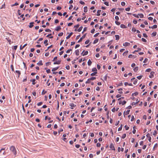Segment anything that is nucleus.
I'll return each mask as SVG.
<instances>
[{
    "mask_svg": "<svg viewBox=\"0 0 158 158\" xmlns=\"http://www.w3.org/2000/svg\"><path fill=\"white\" fill-rule=\"evenodd\" d=\"M129 45H130V44L127 42H125L123 44V46H127Z\"/></svg>",
    "mask_w": 158,
    "mask_h": 158,
    "instance_id": "4468645a",
    "label": "nucleus"
},
{
    "mask_svg": "<svg viewBox=\"0 0 158 158\" xmlns=\"http://www.w3.org/2000/svg\"><path fill=\"white\" fill-rule=\"evenodd\" d=\"M136 57V56L133 55L131 54L129 55L128 56L129 58H133V59L135 58Z\"/></svg>",
    "mask_w": 158,
    "mask_h": 158,
    "instance_id": "423d86ee",
    "label": "nucleus"
},
{
    "mask_svg": "<svg viewBox=\"0 0 158 158\" xmlns=\"http://www.w3.org/2000/svg\"><path fill=\"white\" fill-rule=\"evenodd\" d=\"M98 41V39H96L94 41L93 44H95L97 43Z\"/></svg>",
    "mask_w": 158,
    "mask_h": 158,
    "instance_id": "c85d7f7f",
    "label": "nucleus"
},
{
    "mask_svg": "<svg viewBox=\"0 0 158 158\" xmlns=\"http://www.w3.org/2000/svg\"><path fill=\"white\" fill-rule=\"evenodd\" d=\"M97 72H94V73H92L91 74H90V75L91 76H94L96 75V74H97Z\"/></svg>",
    "mask_w": 158,
    "mask_h": 158,
    "instance_id": "72a5a7b5",
    "label": "nucleus"
},
{
    "mask_svg": "<svg viewBox=\"0 0 158 158\" xmlns=\"http://www.w3.org/2000/svg\"><path fill=\"white\" fill-rule=\"evenodd\" d=\"M154 72L152 71L150 73V75L149 76V77L150 78H152L154 77Z\"/></svg>",
    "mask_w": 158,
    "mask_h": 158,
    "instance_id": "0eeeda50",
    "label": "nucleus"
},
{
    "mask_svg": "<svg viewBox=\"0 0 158 158\" xmlns=\"http://www.w3.org/2000/svg\"><path fill=\"white\" fill-rule=\"evenodd\" d=\"M63 32H61V33L58 34V36H61L63 35Z\"/></svg>",
    "mask_w": 158,
    "mask_h": 158,
    "instance_id": "c03bdc74",
    "label": "nucleus"
},
{
    "mask_svg": "<svg viewBox=\"0 0 158 158\" xmlns=\"http://www.w3.org/2000/svg\"><path fill=\"white\" fill-rule=\"evenodd\" d=\"M141 40L143 42H147L146 40L143 38H142Z\"/></svg>",
    "mask_w": 158,
    "mask_h": 158,
    "instance_id": "0e129e2a",
    "label": "nucleus"
},
{
    "mask_svg": "<svg viewBox=\"0 0 158 158\" xmlns=\"http://www.w3.org/2000/svg\"><path fill=\"white\" fill-rule=\"evenodd\" d=\"M123 90L121 88H120V89H118V91H119L118 92L120 94H122L123 93V92L122 91V90Z\"/></svg>",
    "mask_w": 158,
    "mask_h": 158,
    "instance_id": "aec40b11",
    "label": "nucleus"
},
{
    "mask_svg": "<svg viewBox=\"0 0 158 158\" xmlns=\"http://www.w3.org/2000/svg\"><path fill=\"white\" fill-rule=\"evenodd\" d=\"M104 4L106 5L107 6H109V2H104Z\"/></svg>",
    "mask_w": 158,
    "mask_h": 158,
    "instance_id": "680f3d73",
    "label": "nucleus"
},
{
    "mask_svg": "<svg viewBox=\"0 0 158 158\" xmlns=\"http://www.w3.org/2000/svg\"><path fill=\"white\" fill-rule=\"evenodd\" d=\"M82 28H83V27H82V26H81V27H80L79 28V29L77 30L78 31V32H80V31H81V30H82Z\"/></svg>",
    "mask_w": 158,
    "mask_h": 158,
    "instance_id": "7c9ffc66",
    "label": "nucleus"
},
{
    "mask_svg": "<svg viewBox=\"0 0 158 158\" xmlns=\"http://www.w3.org/2000/svg\"><path fill=\"white\" fill-rule=\"evenodd\" d=\"M51 64V62H48L46 63V65L47 66H48L49 64Z\"/></svg>",
    "mask_w": 158,
    "mask_h": 158,
    "instance_id": "e2e57ef3",
    "label": "nucleus"
},
{
    "mask_svg": "<svg viewBox=\"0 0 158 158\" xmlns=\"http://www.w3.org/2000/svg\"><path fill=\"white\" fill-rule=\"evenodd\" d=\"M124 127L126 130H128L129 129V127L127 126V125H125Z\"/></svg>",
    "mask_w": 158,
    "mask_h": 158,
    "instance_id": "4d7b16f0",
    "label": "nucleus"
},
{
    "mask_svg": "<svg viewBox=\"0 0 158 158\" xmlns=\"http://www.w3.org/2000/svg\"><path fill=\"white\" fill-rule=\"evenodd\" d=\"M142 77H143L142 75H140V76L137 77V78L139 80H140L142 78Z\"/></svg>",
    "mask_w": 158,
    "mask_h": 158,
    "instance_id": "a19ab883",
    "label": "nucleus"
},
{
    "mask_svg": "<svg viewBox=\"0 0 158 158\" xmlns=\"http://www.w3.org/2000/svg\"><path fill=\"white\" fill-rule=\"evenodd\" d=\"M138 15L139 16L140 18H142L143 17V15L142 14H138Z\"/></svg>",
    "mask_w": 158,
    "mask_h": 158,
    "instance_id": "e433bc0d",
    "label": "nucleus"
},
{
    "mask_svg": "<svg viewBox=\"0 0 158 158\" xmlns=\"http://www.w3.org/2000/svg\"><path fill=\"white\" fill-rule=\"evenodd\" d=\"M11 68L13 71H14V68L13 65H11L10 66Z\"/></svg>",
    "mask_w": 158,
    "mask_h": 158,
    "instance_id": "5fc2aeb1",
    "label": "nucleus"
},
{
    "mask_svg": "<svg viewBox=\"0 0 158 158\" xmlns=\"http://www.w3.org/2000/svg\"><path fill=\"white\" fill-rule=\"evenodd\" d=\"M126 103V102L125 101H123L122 103V105H123Z\"/></svg>",
    "mask_w": 158,
    "mask_h": 158,
    "instance_id": "338daca9",
    "label": "nucleus"
},
{
    "mask_svg": "<svg viewBox=\"0 0 158 158\" xmlns=\"http://www.w3.org/2000/svg\"><path fill=\"white\" fill-rule=\"evenodd\" d=\"M60 62H61V60H58V61H56L55 62H54L53 64H60Z\"/></svg>",
    "mask_w": 158,
    "mask_h": 158,
    "instance_id": "6e6552de",
    "label": "nucleus"
},
{
    "mask_svg": "<svg viewBox=\"0 0 158 158\" xmlns=\"http://www.w3.org/2000/svg\"><path fill=\"white\" fill-rule=\"evenodd\" d=\"M85 51L84 50L82 53H81V54L83 56H84L86 55H87L88 54V51H86L83 54V53Z\"/></svg>",
    "mask_w": 158,
    "mask_h": 158,
    "instance_id": "39448f33",
    "label": "nucleus"
},
{
    "mask_svg": "<svg viewBox=\"0 0 158 158\" xmlns=\"http://www.w3.org/2000/svg\"><path fill=\"white\" fill-rule=\"evenodd\" d=\"M73 34V32H71V33L69 34V35L68 36H67L66 37V39H69L70 38V36H71V35Z\"/></svg>",
    "mask_w": 158,
    "mask_h": 158,
    "instance_id": "f8f14e48",
    "label": "nucleus"
},
{
    "mask_svg": "<svg viewBox=\"0 0 158 158\" xmlns=\"http://www.w3.org/2000/svg\"><path fill=\"white\" fill-rule=\"evenodd\" d=\"M128 51H125V52H124L123 53V56H126L127 55V54L128 53Z\"/></svg>",
    "mask_w": 158,
    "mask_h": 158,
    "instance_id": "b1692460",
    "label": "nucleus"
},
{
    "mask_svg": "<svg viewBox=\"0 0 158 158\" xmlns=\"http://www.w3.org/2000/svg\"><path fill=\"white\" fill-rule=\"evenodd\" d=\"M115 23L116 24L118 25H119L120 24V22H118V21H115Z\"/></svg>",
    "mask_w": 158,
    "mask_h": 158,
    "instance_id": "09e8293b",
    "label": "nucleus"
},
{
    "mask_svg": "<svg viewBox=\"0 0 158 158\" xmlns=\"http://www.w3.org/2000/svg\"><path fill=\"white\" fill-rule=\"evenodd\" d=\"M138 81V80L137 79H135L133 82V84L134 85H136Z\"/></svg>",
    "mask_w": 158,
    "mask_h": 158,
    "instance_id": "79ce46f5",
    "label": "nucleus"
},
{
    "mask_svg": "<svg viewBox=\"0 0 158 158\" xmlns=\"http://www.w3.org/2000/svg\"><path fill=\"white\" fill-rule=\"evenodd\" d=\"M34 23V22H31L30 23V25H29V28H32L33 26V24Z\"/></svg>",
    "mask_w": 158,
    "mask_h": 158,
    "instance_id": "9d476101",
    "label": "nucleus"
},
{
    "mask_svg": "<svg viewBox=\"0 0 158 158\" xmlns=\"http://www.w3.org/2000/svg\"><path fill=\"white\" fill-rule=\"evenodd\" d=\"M110 149H111L112 150H115V149L114 148V147L112 143H111L110 144Z\"/></svg>",
    "mask_w": 158,
    "mask_h": 158,
    "instance_id": "7ed1b4c3",
    "label": "nucleus"
},
{
    "mask_svg": "<svg viewBox=\"0 0 158 158\" xmlns=\"http://www.w3.org/2000/svg\"><path fill=\"white\" fill-rule=\"evenodd\" d=\"M61 29V28L60 26H57L55 28V30L56 31H59Z\"/></svg>",
    "mask_w": 158,
    "mask_h": 158,
    "instance_id": "9b49d317",
    "label": "nucleus"
},
{
    "mask_svg": "<svg viewBox=\"0 0 158 158\" xmlns=\"http://www.w3.org/2000/svg\"><path fill=\"white\" fill-rule=\"evenodd\" d=\"M115 40H118L119 39V36L118 35H115Z\"/></svg>",
    "mask_w": 158,
    "mask_h": 158,
    "instance_id": "412c9836",
    "label": "nucleus"
},
{
    "mask_svg": "<svg viewBox=\"0 0 158 158\" xmlns=\"http://www.w3.org/2000/svg\"><path fill=\"white\" fill-rule=\"evenodd\" d=\"M43 40V39L42 38H40L39 40L37 41V43H38V44H39L40 43V41H42V40Z\"/></svg>",
    "mask_w": 158,
    "mask_h": 158,
    "instance_id": "473e14b6",
    "label": "nucleus"
},
{
    "mask_svg": "<svg viewBox=\"0 0 158 158\" xmlns=\"http://www.w3.org/2000/svg\"><path fill=\"white\" fill-rule=\"evenodd\" d=\"M84 11L85 12H87L88 11L87 7L86 6H85L84 8Z\"/></svg>",
    "mask_w": 158,
    "mask_h": 158,
    "instance_id": "a211bd4d",
    "label": "nucleus"
},
{
    "mask_svg": "<svg viewBox=\"0 0 158 158\" xmlns=\"http://www.w3.org/2000/svg\"><path fill=\"white\" fill-rule=\"evenodd\" d=\"M123 124H121V125H120V127H119L118 128V131H120L122 129V127H123Z\"/></svg>",
    "mask_w": 158,
    "mask_h": 158,
    "instance_id": "5701e85b",
    "label": "nucleus"
},
{
    "mask_svg": "<svg viewBox=\"0 0 158 158\" xmlns=\"http://www.w3.org/2000/svg\"><path fill=\"white\" fill-rule=\"evenodd\" d=\"M133 23L134 24H136L137 23V21L135 20H134L133 21Z\"/></svg>",
    "mask_w": 158,
    "mask_h": 158,
    "instance_id": "de8ad7c7",
    "label": "nucleus"
},
{
    "mask_svg": "<svg viewBox=\"0 0 158 158\" xmlns=\"http://www.w3.org/2000/svg\"><path fill=\"white\" fill-rule=\"evenodd\" d=\"M156 34L157 33L156 32H153L152 34V36H155L156 35Z\"/></svg>",
    "mask_w": 158,
    "mask_h": 158,
    "instance_id": "58836bf2",
    "label": "nucleus"
},
{
    "mask_svg": "<svg viewBox=\"0 0 158 158\" xmlns=\"http://www.w3.org/2000/svg\"><path fill=\"white\" fill-rule=\"evenodd\" d=\"M37 64L38 65H43V64L42 63V60H40L37 63Z\"/></svg>",
    "mask_w": 158,
    "mask_h": 158,
    "instance_id": "ddd939ff",
    "label": "nucleus"
},
{
    "mask_svg": "<svg viewBox=\"0 0 158 158\" xmlns=\"http://www.w3.org/2000/svg\"><path fill=\"white\" fill-rule=\"evenodd\" d=\"M138 94V93L137 92H135V93H133L132 94V96L133 95H135V96H136Z\"/></svg>",
    "mask_w": 158,
    "mask_h": 158,
    "instance_id": "ea45409f",
    "label": "nucleus"
},
{
    "mask_svg": "<svg viewBox=\"0 0 158 158\" xmlns=\"http://www.w3.org/2000/svg\"><path fill=\"white\" fill-rule=\"evenodd\" d=\"M69 106L71 107V109H73V107H75L76 106V105H74L73 103H70Z\"/></svg>",
    "mask_w": 158,
    "mask_h": 158,
    "instance_id": "20e7f679",
    "label": "nucleus"
},
{
    "mask_svg": "<svg viewBox=\"0 0 158 158\" xmlns=\"http://www.w3.org/2000/svg\"><path fill=\"white\" fill-rule=\"evenodd\" d=\"M126 136V134H124L122 136V139H124Z\"/></svg>",
    "mask_w": 158,
    "mask_h": 158,
    "instance_id": "37998d69",
    "label": "nucleus"
},
{
    "mask_svg": "<svg viewBox=\"0 0 158 158\" xmlns=\"http://www.w3.org/2000/svg\"><path fill=\"white\" fill-rule=\"evenodd\" d=\"M86 34V33L85 34H84L81 37L80 40L78 41V43H80L81 41L85 37Z\"/></svg>",
    "mask_w": 158,
    "mask_h": 158,
    "instance_id": "f03ea898",
    "label": "nucleus"
},
{
    "mask_svg": "<svg viewBox=\"0 0 158 158\" xmlns=\"http://www.w3.org/2000/svg\"><path fill=\"white\" fill-rule=\"evenodd\" d=\"M139 102V101H138V102H133L132 103V105H136Z\"/></svg>",
    "mask_w": 158,
    "mask_h": 158,
    "instance_id": "49530a36",
    "label": "nucleus"
},
{
    "mask_svg": "<svg viewBox=\"0 0 158 158\" xmlns=\"http://www.w3.org/2000/svg\"><path fill=\"white\" fill-rule=\"evenodd\" d=\"M47 93V91H45L44 90H43L42 92V94H44L45 93Z\"/></svg>",
    "mask_w": 158,
    "mask_h": 158,
    "instance_id": "8fccbe9b",
    "label": "nucleus"
},
{
    "mask_svg": "<svg viewBox=\"0 0 158 158\" xmlns=\"http://www.w3.org/2000/svg\"><path fill=\"white\" fill-rule=\"evenodd\" d=\"M96 79V77H92L89 78V80H90V81H93Z\"/></svg>",
    "mask_w": 158,
    "mask_h": 158,
    "instance_id": "2f4dec72",
    "label": "nucleus"
},
{
    "mask_svg": "<svg viewBox=\"0 0 158 158\" xmlns=\"http://www.w3.org/2000/svg\"><path fill=\"white\" fill-rule=\"evenodd\" d=\"M151 71V69H148L146 70V72H150Z\"/></svg>",
    "mask_w": 158,
    "mask_h": 158,
    "instance_id": "69168bd1",
    "label": "nucleus"
},
{
    "mask_svg": "<svg viewBox=\"0 0 158 158\" xmlns=\"http://www.w3.org/2000/svg\"><path fill=\"white\" fill-rule=\"evenodd\" d=\"M135 126H134L133 127V130L132 131V132H133V134H135V133L136 132V130L135 129Z\"/></svg>",
    "mask_w": 158,
    "mask_h": 158,
    "instance_id": "4c0bfd02",
    "label": "nucleus"
},
{
    "mask_svg": "<svg viewBox=\"0 0 158 158\" xmlns=\"http://www.w3.org/2000/svg\"><path fill=\"white\" fill-rule=\"evenodd\" d=\"M75 54L77 56H78L79 55V50L77 49L75 51Z\"/></svg>",
    "mask_w": 158,
    "mask_h": 158,
    "instance_id": "dca6fc26",
    "label": "nucleus"
},
{
    "mask_svg": "<svg viewBox=\"0 0 158 158\" xmlns=\"http://www.w3.org/2000/svg\"><path fill=\"white\" fill-rule=\"evenodd\" d=\"M121 5L122 6H124L125 5V3L124 2H121Z\"/></svg>",
    "mask_w": 158,
    "mask_h": 158,
    "instance_id": "bf43d9fd",
    "label": "nucleus"
},
{
    "mask_svg": "<svg viewBox=\"0 0 158 158\" xmlns=\"http://www.w3.org/2000/svg\"><path fill=\"white\" fill-rule=\"evenodd\" d=\"M43 104V102H40L39 103H38L37 104V105L38 106H40L41 105H42Z\"/></svg>",
    "mask_w": 158,
    "mask_h": 158,
    "instance_id": "a18cd8bd",
    "label": "nucleus"
},
{
    "mask_svg": "<svg viewBox=\"0 0 158 158\" xmlns=\"http://www.w3.org/2000/svg\"><path fill=\"white\" fill-rule=\"evenodd\" d=\"M59 68V67H56L55 68H53L52 71H56L57 70V69Z\"/></svg>",
    "mask_w": 158,
    "mask_h": 158,
    "instance_id": "4be33fe9",
    "label": "nucleus"
},
{
    "mask_svg": "<svg viewBox=\"0 0 158 158\" xmlns=\"http://www.w3.org/2000/svg\"><path fill=\"white\" fill-rule=\"evenodd\" d=\"M24 15L23 14L22 15H21V16H20V17L22 18H23V20H24V19H25V18L24 17Z\"/></svg>",
    "mask_w": 158,
    "mask_h": 158,
    "instance_id": "3c124183",
    "label": "nucleus"
},
{
    "mask_svg": "<svg viewBox=\"0 0 158 158\" xmlns=\"http://www.w3.org/2000/svg\"><path fill=\"white\" fill-rule=\"evenodd\" d=\"M18 5H19V3L18 2H16V3H15L14 4H12V5H11V7H13V6H17Z\"/></svg>",
    "mask_w": 158,
    "mask_h": 158,
    "instance_id": "cd10ccee",
    "label": "nucleus"
},
{
    "mask_svg": "<svg viewBox=\"0 0 158 158\" xmlns=\"http://www.w3.org/2000/svg\"><path fill=\"white\" fill-rule=\"evenodd\" d=\"M130 111V110H128L126 112L125 111L123 113L124 116H125V115H127V114H129Z\"/></svg>",
    "mask_w": 158,
    "mask_h": 158,
    "instance_id": "1a4fd4ad",
    "label": "nucleus"
},
{
    "mask_svg": "<svg viewBox=\"0 0 158 158\" xmlns=\"http://www.w3.org/2000/svg\"><path fill=\"white\" fill-rule=\"evenodd\" d=\"M138 70V67H136L134 69V70L135 72H136Z\"/></svg>",
    "mask_w": 158,
    "mask_h": 158,
    "instance_id": "f704fd0d",
    "label": "nucleus"
},
{
    "mask_svg": "<svg viewBox=\"0 0 158 158\" xmlns=\"http://www.w3.org/2000/svg\"><path fill=\"white\" fill-rule=\"evenodd\" d=\"M10 150L11 151L14 153V155H16L17 153L15 147L14 146H11L10 148Z\"/></svg>",
    "mask_w": 158,
    "mask_h": 158,
    "instance_id": "f257e3e1",
    "label": "nucleus"
},
{
    "mask_svg": "<svg viewBox=\"0 0 158 158\" xmlns=\"http://www.w3.org/2000/svg\"><path fill=\"white\" fill-rule=\"evenodd\" d=\"M92 70L93 72H97V70L96 68H94L92 69Z\"/></svg>",
    "mask_w": 158,
    "mask_h": 158,
    "instance_id": "c9c22d12",
    "label": "nucleus"
},
{
    "mask_svg": "<svg viewBox=\"0 0 158 158\" xmlns=\"http://www.w3.org/2000/svg\"><path fill=\"white\" fill-rule=\"evenodd\" d=\"M101 145L100 143H98L97 144V146L98 147H100Z\"/></svg>",
    "mask_w": 158,
    "mask_h": 158,
    "instance_id": "774afa93",
    "label": "nucleus"
},
{
    "mask_svg": "<svg viewBox=\"0 0 158 158\" xmlns=\"http://www.w3.org/2000/svg\"><path fill=\"white\" fill-rule=\"evenodd\" d=\"M101 11V10H98L97 11V16H99L100 15V13Z\"/></svg>",
    "mask_w": 158,
    "mask_h": 158,
    "instance_id": "393cba45",
    "label": "nucleus"
},
{
    "mask_svg": "<svg viewBox=\"0 0 158 158\" xmlns=\"http://www.w3.org/2000/svg\"><path fill=\"white\" fill-rule=\"evenodd\" d=\"M27 45V44H25L23 47H22V45H21L20 47V50L24 48Z\"/></svg>",
    "mask_w": 158,
    "mask_h": 158,
    "instance_id": "f3484780",
    "label": "nucleus"
},
{
    "mask_svg": "<svg viewBox=\"0 0 158 158\" xmlns=\"http://www.w3.org/2000/svg\"><path fill=\"white\" fill-rule=\"evenodd\" d=\"M157 27V25H154L152 26L151 27V28L152 29H154L156 28Z\"/></svg>",
    "mask_w": 158,
    "mask_h": 158,
    "instance_id": "c756f323",
    "label": "nucleus"
},
{
    "mask_svg": "<svg viewBox=\"0 0 158 158\" xmlns=\"http://www.w3.org/2000/svg\"><path fill=\"white\" fill-rule=\"evenodd\" d=\"M136 30L135 28L134 27H133L132 29V31L135 32L136 31Z\"/></svg>",
    "mask_w": 158,
    "mask_h": 158,
    "instance_id": "603ef678",
    "label": "nucleus"
},
{
    "mask_svg": "<svg viewBox=\"0 0 158 158\" xmlns=\"http://www.w3.org/2000/svg\"><path fill=\"white\" fill-rule=\"evenodd\" d=\"M96 90L98 91H99L100 90V89L99 87L97 86L96 87Z\"/></svg>",
    "mask_w": 158,
    "mask_h": 158,
    "instance_id": "13d9d810",
    "label": "nucleus"
},
{
    "mask_svg": "<svg viewBox=\"0 0 158 158\" xmlns=\"http://www.w3.org/2000/svg\"><path fill=\"white\" fill-rule=\"evenodd\" d=\"M89 40H88L85 41V44H87L89 43Z\"/></svg>",
    "mask_w": 158,
    "mask_h": 158,
    "instance_id": "6e6d98bb",
    "label": "nucleus"
},
{
    "mask_svg": "<svg viewBox=\"0 0 158 158\" xmlns=\"http://www.w3.org/2000/svg\"><path fill=\"white\" fill-rule=\"evenodd\" d=\"M143 35L144 37L147 38L148 37V36L146 33H143Z\"/></svg>",
    "mask_w": 158,
    "mask_h": 158,
    "instance_id": "052dcab7",
    "label": "nucleus"
},
{
    "mask_svg": "<svg viewBox=\"0 0 158 158\" xmlns=\"http://www.w3.org/2000/svg\"><path fill=\"white\" fill-rule=\"evenodd\" d=\"M35 79H33L32 80H30V81H32V84L33 85H34L35 84Z\"/></svg>",
    "mask_w": 158,
    "mask_h": 158,
    "instance_id": "6ab92c4d",
    "label": "nucleus"
},
{
    "mask_svg": "<svg viewBox=\"0 0 158 158\" xmlns=\"http://www.w3.org/2000/svg\"><path fill=\"white\" fill-rule=\"evenodd\" d=\"M15 72L18 74V77H19L20 75L21 74V73H20V71L19 70H16L15 71Z\"/></svg>",
    "mask_w": 158,
    "mask_h": 158,
    "instance_id": "bb28decb",
    "label": "nucleus"
},
{
    "mask_svg": "<svg viewBox=\"0 0 158 158\" xmlns=\"http://www.w3.org/2000/svg\"><path fill=\"white\" fill-rule=\"evenodd\" d=\"M120 27L123 28H127V27L125 25L123 24H121L120 25Z\"/></svg>",
    "mask_w": 158,
    "mask_h": 158,
    "instance_id": "2eb2a0df",
    "label": "nucleus"
},
{
    "mask_svg": "<svg viewBox=\"0 0 158 158\" xmlns=\"http://www.w3.org/2000/svg\"><path fill=\"white\" fill-rule=\"evenodd\" d=\"M90 80H89V78L88 79L87 81H86L85 83H90Z\"/></svg>",
    "mask_w": 158,
    "mask_h": 158,
    "instance_id": "864d4df0",
    "label": "nucleus"
},
{
    "mask_svg": "<svg viewBox=\"0 0 158 158\" xmlns=\"http://www.w3.org/2000/svg\"><path fill=\"white\" fill-rule=\"evenodd\" d=\"M92 64V62L90 59H89L88 62V64L89 66H90Z\"/></svg>",
    "mask_w": 158,
    "mask_h": 158,
    "instance_id": "a878e982",
    "label": "nucleus"
}]
</instances>
